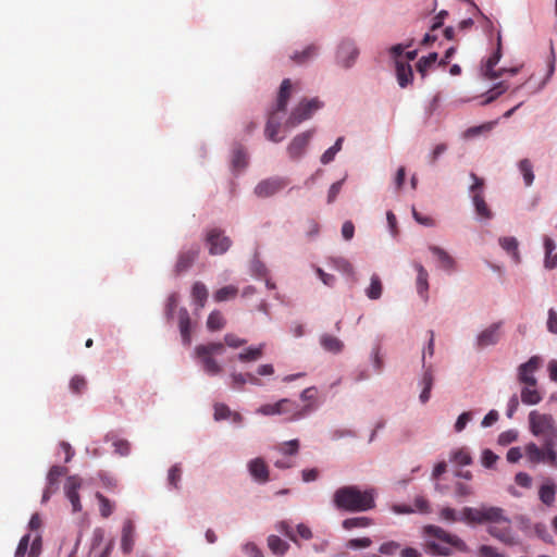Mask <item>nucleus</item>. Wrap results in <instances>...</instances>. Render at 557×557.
<instances>
[{
    "label": "nucleus",
    "instance_id": "obj_1",
    "mask_svg": "<svg viewBox=\"0 0 557 557\" xmlns=\"http://www.w3.org/2000/svg\"><path fill=\"white\" fill-rule=\"evenodd\" d=\"M530 432L542 442V447L529 443L524 447L525 456L532 463L557 465V423L549 413L532 410L528 417Z\"/></svg>",
    "mask_w": 557,
    "mask_h": 557
},
{
    "label": "nucleus",
    "instance_id": "obj_2",
    "mask_svg": "<svg viewBox=\"0 0 557 557\" xmlns=\"http://www.w3.org/2000/svg\"><path fill=\"white\" fill-rule=\"evenodd\" d=\"M337 509L361 512L375 507L374 490L361 491L357 485H346L337 488L333 495Z\"/></svg>",
    "mask_w": 557,
    "mask_h": 557
},
{
    "label": "nucleus",
    "instance_id": "obj_3",
    "mask_svg": "<svg viewBox=\"0 0 557 557\" xmlns=\"http://www.w3.org/2000/svg\"><path fill=\"white\" fill-rule=\"evenodd\" d=\"M424 534L430 537L425 541L424 549L431 555L449 556L454 550H467V545L462 540L440 527L426 525Z\"/></svg>",
    "mask_w": 557,
    "mask_h": 557
},
{
    "label": "nucleus",
    "instance_id": "obj_4",
    "mask_svg": "<svg viewBox=\"0 0 557 557\" xmlns=\"http://www.w3.org/2000/svg\"><path fill=\"white\" fill-rule=\"evenodd\" d=\"M315 409L314 404H307L300 407L296 401L284 398L275 404H265L257 409L263 416L289 414L288 420L295 421L304 418Z\"/></svg>",
    "mask_w": 557,
    "mask_h": 557
},
{
    "label": "nucleus",
    "instance_id": "obj_5",
    "mask_svg": "<svg viewBox=\"0 0 557 557\" xmlns=\"http://www.w3.org/2000/svg\"><path fill=\"white\" fill-rule=\"evenodd\" d=\"M225 350L223 343L211 342L195 347V357L199 360L203 371L211 375H218L222 372V367L213 358L215 355H222Z\"/></svg>",
    "mask_w": 557,
    "mask_h": 557
},
{
    "label": "nucleus",
    "instance_id": "obj_6",
    "mask_svg": "<svg viewBox=\"0 0 557 557\" xmlns=\"http://www.w3.org/2000/svg\"><path fill=\"white\" fill-rule=\"evenodd\" d=\"M322 107V103L317 99L301 100L290 112L285 122L287 128H293L310 119L312 114Z\"/></svg>",
    "mask_w": 557,
    "mask_h": 557
},
{
    "label": "nucleus",
    "instance_id": "obj_7",
    "mask_svg": "<svg viewBox=\"0 0 557 557\" xmlns=\"http://www.w3.org/2000/svg\"><path fill=\"white\" fill-rule=\"evenodd\" d=\"M466 516L469 520L476 523H490L493 525L502 521L506 516L499 507L481 506L479 508H468Z\"/></svg>",
    "mask_w": 557,
    "mask_h": 557
},
{
    "label": "nucleus",
    "instance_id": "obj_8",
    "mask_svg": "<svg viewBox=\"0 0 557 557\" xmlns=\"http://www.w3.org/2000/svg\"><path fill=\"white\" fill-rule=\"evenodd\" d=\"M288 184V177L272 176L260 181L256 185L253 193L258 198H269L283 190Z\"/></svg>",
    "mask_w": 557,
    "mask_h": 557
},
{
    "label": "nucleus",
    "instance_id": "obj_9",
    "mask_svg": "<svg viewBox=\"0 0 557 557\" xmlns=\"http://www.w3.org/2000/svg\"><path fill=\"white\" fill-rule=\"evenodd\" d=\"M206 243L209 247V253L212 256L225 253L232 245L230 237L224 235L220 228H211L206 234Z\"/></svg>",
    "mask_w": 557,
    "mask_h": 557
},
{
    "label": "nucleus",
    "instance_id": "obj_10",
    "mask_svg": "<svg viewBox=\"0 0 557 557\" xmlns=\"http://www.w3.org/2000/svg\"><path fill=\"white\" fill-rule=\"evenodd\" d=\"M359 55V49L356 44L350 39H344L341 41L336 52L337 63L345 67H351Z\"/></svg>",
    "mask_w": 557,
    "mask_h": 557
},
{
    "label": "nucleus",
    "instance_id": "obj_11",
    "mask_svg": "<svg viewBox=\"0 0 557 557\" xmlns=\"http://www.w3.org/2000/svg\"><path fill=\"white\" fill-rule=\"evenodd\" d=\"M312 135L313 131H306L293 138V140L287 146V154L292 160H298L305 154Z\"/></svg>",
    "mask_w": 557,
    "mask_h": 557
},
{
    "label": "nucleus",
    "instance_id": "obj_12",
    "mask_svg": "<svg viewBox=\"0 0 557 557\" xmlns=\"http://www.w3.org/2000/svg\"><path fill=\"white\" fill-rule=\"evenodd\" d=\"M541 358L537 356L531 357L527 362L518 368V380L525 385L535 386L536 379L533 373L540 368Z\"/></svg>",
    "mask_w": 557,
    "mask_h": 557
},
{
    "label": "nucleus",
    "instance_id": "obj_13",
    "mask_svg": "<svg viewBox=\"0 0 557 557\" xmlns=\"http://www.w3.org/2000/svg\"><path fill=\"white\" fill-rule=\"evenodd\" d=\"M487 531L493 537L505 544L512 545L516 542L512 535L511 521L507 517L502 521L490 525Z\"/></svg>",
    "mask_w": 557,
    "mask_h": 557
},
{
    "label": "nucleus",
    "instance_id": "obj_14",
    "mask_svg": "<svg viewBox=\"0 0 557 557\" xmlns=\"http://www.w3.org/2000/svg\"><path fill=\"white\" fill-rule=\"evenodd\" d=\"M200 252L199 245L195 244L187 249H183L177 257L175 263V272L176 274H181L186 272L196 261Z\"/></svg>",
    "mask_w": 557,
    "mask_h": 557
},
{
    "label": "nucleus",
    "instance_id": "obj_15",
    "mask_svg": "<svg viewBox=\"0 0 557 557\" xmlns=\"http://www.w3.org/2000/svg\"><path fill=\"white\" fill-rule=\"evenodd\" d=\"M81 486L82 480L77 475L69 476L64 485L65 496L70 500L74 512L82 510V504L78 494Z\"/></svg>",
    "mask_w": 557,
    "mask_h": 557
},
{
    "label": "nucleus",
    "instance_id": "obj_16",
    "mask_svg": "<svg viewBox=\"0 0 557 557\" xmlns=\"http://www.w3.org/2000/svg\"><path fill=\"white\" fill-rule=\"evenodd\" d=\"M502 58V36L497 37V49L496 51L486 60L485 65L483 66V75L490 79H496L503 75L504 72H507L506 69H502L499 71H494V66L499 62Z\"/></svg>",
    "mask_w": 557,
    "mask_h": 557
},
{
    "label": "nucleus",
    "instance_id": "obj_17",
    "mask_svg": "<svg viewBox=\"0 0 557 557\" xmlns=\"http://www.w3.org/2000/svg\"><path fill=\"white\" fill-rule=\"evenodd\" d=\"M280 113H284L283 111H276V109H272L269 112L268 121L264 128L265 137L273 141L280 143L282 141V137H278V132L281 128V116Z\"/></svg>",
    "mask_w": 557,
    "mask_h": 557
},
{
    "label": "nucleus",
    "instance_id": "obj_18",
    "mask_svg": "<svg viewBox=\"0 0 557 557\" xmlns=\"http://www.w3.org/2000/svg\"><path fill=\"white\" fill-rule=\"evenodd\" d=\"M499 327L500 324L494 323L484 331H482L476 338L478 347L484 348L491 345H495L500 337Z\"/></svg>",
    "mask_w": 557,
    "mask_h": 557
},
{
    "label": "nucleus",
    "instance_id": "obj_19",
    "mask_svg": "<svg viewBox=\"0 0 557 557\" xmlns=\"http://www.w3.org/2000/svg\"><path fill=\"white\" fill-rule=\"evenodd\" d=\"M178 327L183 344L188 346L191 343V321L186 308L178 311Z\"/></svg>",
    "mask_w": 557,
    "mask_h": 557
},
{
    "label": "nucleus",
    "instance_id": "obj_20",
    "mask_svg": "<svg viewBox=\"0 0 557 557\" xmlns=\"http://www.w3.org/2000/svg\"><path fill=\"white\" fill-rule=\"evenodd\" d=\"M250 474L260 483L269 480L268 466L262 458H255L248 463Z\"/></svg>",
    "mask_w": 557,
    "mask_h": 557
},
{
    "label": "nucleus",
    "instance_id": "obj_21",
    "mask_svg": "<svg viewBox=\"0 0 557 557\" xmlns=\"http://www.w3.org/2000/svg\"><path fill=\"white\" fill-rule=\"evenodd\" d=\"M135 544V525L131 520H126L122 529L121 548L125 554L132 552Z\"/></svg>",
    "mask_w": 557,
    "mask_h": 557
},
{
    "label": "nucleus",
    "instance_id": "obj_22",
    "mask_svg": "<svg viewBox=\"0 0 557 557\" xmlns=\"http://www.w3.org/2000/svg\"><path fill=\"white\" fill-rule=\"evenodd\" d=\"M290 94H292V82L289 78H285V79H283V82L281 84L277 99H276V102H275V106L273 109H276V111L285 112L288 100L290 98Z\"/></svg>",
    "mask_w": 557,
    "mask_h": 557
},
{
    "label": "nucleus",
    "instance_id": "obj_23",
    "mask_svg": "<svg viewBox=\"0 0 557 557\" xmlns=\"http://www.w3.org/2000/svg\"><path fill=\"white\" fill-rule=\"evenodd\" d=\"M396 77L401 88L407 87L413 78L412 69L409 63L396 62Z\"/></svg>",
    "mask_w": 557,
    "mask_h": 557
},
{
    "label": "nucleus",
    "instance_id": "obj_24",
    "mask_svg": "<svg viewBox=\"0 0 557 557\" xmlns=\"http://www.w3.org/2000/svg\"><path fill=\"white\" fill-rule=\"evenodd\" d=\"M320 345L325 351L332 354H339L344 349V343L331 334H322L320 336Z\"/></svg>",
    "mask_w": 557,
    "mask_h": 557
},
{
    "label": "nucleus",
    "instance_id": "obj_25",
    "mask_svg": "<svg viewBox=\"0 0 557 557\" xmlns=\"http://www.w3.org/2000/svg\"><path fill=\"white\" fill-rule=\"evenodd\" d=\"M557 486L552 480H547L539 490L541 502L547 506L555 503Z\"/></svg>",
    "mask_w": 557,
    "mask_h": 557
},
{
    "label": "nucleus",
    "instance_id": "obj_26",
    "mask_svg": "<svg viewBox=\"0 0 557 557\" xmlns=\"http://www.w3.org/2000/svg\"><path fill=\"white\" fill-rule=\"evenodd\" d=\"M430 251L437 258L442 269L447 271L454 270L455 260L447 251L437 246H430Z\"/></svg>",
    "mask_w": 557,
    "mask_h": 557
},
{
    "label": "nucleus",
    "instance_id": "obj_27",
    "mask_svg": "<svg viewBox=\"0 0 557 557\" xmlns=\"http://www.w3.org/2000/svg\"><path fill=\"white\" fill-rule=\"evenodd\" d=\"M208 289L202 282H196L191 288V297L199 308H203L208 299Z\"/></svg>",
    "mask_w": 557,
    "mask_h": 557
},
{
    "label": "nucleus",
    "instance_id": "obj_28",
    "mask_svg": "<svg viewBox=\"0 0 557 557\" xmlns=\"http://www.w3.org/2000/svg\"><path fill=\"white\" fill-rule=\"evenodd\" d=\"M542 395L535 386L525 385L521 391V401L525 405H536L541 403Z\"/></svg>",
    "mask_w": 557,
    "mask_h": 557
},
{
    "label": "nucleus",
    "instance_id": "obj_29",
    "mask_svg": "<svg viewBox=\"0 0 557 557\" xmlns=\"http://www.w3.org/2000/svg\"><path fill=\"white\" fill-rule=\"evenodd\" d=\"M472 200L478 215H480L483 219L492 218V211L490 210L481 193H475L474 195H472Z\"/></svg>",
    "mask_w": 557,
    "mask_h": 557
},
{
    "label": "nucleus",
    "instance_id": "obj_30",
    "mask_svg": "<svg viewBox=\"0 0 557 557\" xmlns=\"http://www.w3.org/2000/svg\"><path fill=\"white\" fill-rule=\"evenodd\" d=\"M319 47L315 45H310L305 48L301 52H295L292 55V60L297 64H304L314 58L318 54Z\"/></svg>",
    "mask_w": 557,
    "mask_h": 557
},
{
    "label": "nucleus",
    "instance_id": "obj_31",
    "mask_svg": "<svg viewBox=\"0 0 557 557\" xmlns=\"http://www.w3.org/2000/svg\"><path fill=\"white\" fill-rule=\"evenodd\" d=\"M268 546L270 550L277 556H283L289 548L288 543L276 535H270L268 537Z\"/></svg>",
    "mask_w": 557,
    "mask_h": 557
},
{
    "label": "nucleus",
    "instance_id": "obj_32",
    "mask_svg": "<svg viewBox=\"0 0 557 557\" xmlns=\"http://www.w3.org/2000/svg\"><path fill=\"white\" fill-rule=\"evenodd\" d=\"M500 247L511 255L516 262L520 261L518 240L515 237H502L499 238Z\"/></svg>",
    "mask_w": 557,
    "mask_h": 557
},
{
    "label": "nucleus",
    "instance_id": "obj_33",
    "mask_svg": "<svg viewBox=\"0 0 557 557\" xmlns=\"http://www.w3.org/2000/svg\"><path fill=\"white\" fill-rule=\"evenodd\" d=\"M416 270L418 273L417 274V289H418V293L422 297H424L425 293L428 292V288H429V283H428L429 274H428V271L421 264H416Z\"/></svg>",
    "mask_w": 557,
    "mask_h": 557
},
{
    "label": "nucleus",
    "instance_id": "obj_34",
    "mask_svg": "<svg viewBox=\"0 0 557 557\" xmlns=\"http://www.w3.org/2000/svg\"><path fill=\"white\" fill-rule=\"evenodd\" d=\"M264 344H260L258 347H250L238 355V359L242 362L257 361L263 355Z\"/></svg>",
    "mask_w": 557,
    "mask_h": 557
},
{
    "label": "nucleus",
    "instance_id": "obj_35",
    "mask_svg": "<svg viewBox=\"0 0 557 557\" xmlns=\"http://www.w3.org/2000/svg\"><path fill=\"white\" fill-rule=\"evenodd\" d=\"M224 326L225 319L223 314L218 310L212 311L207 319V327L211 332H215L222 330Z\"/></svg>",
    "mask_w": 557,
    "mask_h": 557
},
{
    "label": "nucleus",
    "instance_id": "obj_36",
    "mask_svg": "<svg viewBox=\"0 0 557 557\" xmlns=\"http://www.w3.org/2000/svg\"><path fill=\"white\" fill-rule=\"evenodd\" d=\"M383 285L377 274L371 276L370 286L366 289V294L370 299H379L382 295Z\"/></svg>",
    "mask_w": 557,
    "mask_h": 557
},
{
    "label": "nucleus",
    "instance_id": "obj_37",
    "mask_svg": "<svg viewBox=\"0 0 557 557\" xmlns=\"http://www.w3.org/2000/svg\"><path fill=\"white\" fill-rule=\"evenodd\" d=\"M372 524V520L368 517H354L345 519L342 523L345 530H352L357 528H368Z\"/></svg>",
    "mask_w": 557,
    "mask_h": 557
},
{
    "label": "nucleus",
    "instance_id": "obj_38",
    "mask_svg": "<svg viewBox=\"0 0 557 557\" xmlns=\"http://www.w3.org/2000/svg\"><path fill=\"white\" fill-rule=\"evenodd\" d=\"M238 294V288L233 285L224 286L218 289L213 297L216 302L226 301L228 299L235 298Z\"/></svg>",
    "mask_w": 557,
    "mask_h": 557
},
{
    "label": "nucleus",
    "instance_id": "obj_39",
    "mask_svg": "<svg viewBox=\"0 0 557 557\" xmlns=\"http://www.w3.org/2000/svg\"><path fill=\"white\" fill-rule=\"evenodd\" d=\"M437 53L432 52L428 57H422L417 63V71L424 77L428 70L437 61Z\"/></svg>",
    "mask_w": 557,
    "mask_h": 557
},
{
    "label": "nucleus",
    "instance_id": "obj_40",
    "mask_svg": "<svg viewBox=\"0 0 557 557\" xmlns=\"http://www.w3.org/2000/svg\"><path fill=\"white\" fill-rule=\"evenodd\" d=\"M96 498L99 502V510L103 518H108L112 515L114 510V504L110 502L106 496L101 493H96Z\"/></svg>",
    "mask_w": 557,
    "mask_h": 557
},
{
    "label": "nucleus",
    "instance_id": "obj_41",
    "mask_svg": "<svg viewBox=\"0 0 557 557\" xmlns=\"http://www.w3.org/2000/svg\"><path fill=\"white\" fill-rule=\"evenodd\" d=\"M519 169L523 175V180L527 186H531L534 181L533 166L528 159H523L519 163Z\"/></svg>",
    "mask_w": 557,
    "mask_h": 557
},
{
    "label": "nucleus",
    "instance_id": "obj_42",
    "mask_svg": "<svg viewBox=\"0 0 557 557\" xmlns=\"http://www.w3.org/2000/svg\"><path fill=\"white\" fill-rule=\"evenodd\" d=\"M66 469L61 466H52L48 472L47 481L50 486H57L59 479L64 475Z\"/></svg>",
    "mask_w": 557,
    "mask_h": 557
},
{
    "label": "nucleus",
    "instance_id": "obj_43",
    "mask_svg": "<svg viewBox=\"0 0 557 557\" xmlns=\"http://www.w3.org/2000/svg\"><path fill=\"white\" fill-rule=\"evenodd\" d=\"M453 461L460 466H468L471 463L472 458L469 451L465 448H460L453 454Z\"/></svg>",
    "mask_w": 557,
    "mask_h": 557
},
{
    "label": "nucleus",
    "instance_id": "obj_44",
    "mask_svg": "<svg viewBox=\"0 0 557 557\" xmlns=\"http://www.w3.org/2000/svg\"><path fill=\"white\" fill-rule=\"evenodd\" d=\"M87 382L84 376L75 375L70 382V388L74 394H81L86 389Z\"/></svg>",
    "mask_w": 557,
    "mask_h": 557
},
{
    "label": "nucleus",
    "instance_id": "obj_45",
    "mask_svg": "<svg viewBox=\"0 0 557 557\" xmlns=\"http://www.w3.org/2000/svg\"><path fill=\"white\" fill-rule=\"evenodd\" d=\"M232 412L233 411L224 404L214 405V419L216 421L230 419Z\"/></svg>",
    "mask_w": 557,
    "mask_h": 557
},
{
    "label": "nucleus",
    "instance_id": "obj_46",
    "mask_svg": "<svg viewBox=\"0 0 557 557\" xmlns=\"http://www.w3.org/2000/svg\"><path fill=\"white\" fill-rule=\"evenodd\" d=\"M114 451L120 456H127L131 450L129 443L123 438H114L112 443Z\"/></svg>",
    "mask_w": 557,
    "mask_h": 557
},
{
    "label": "nucleus",
    "instance_id": "obj_47",
    "mask_svg": "<svg viewBox=\"0 0 557 557\" xmlns=\"http://www.w3.org/2000/svg\"><path fill=\"white\" fill-rule=\"evenodd\" d=\"M298 449H299V442H298V440H292L289 442L283 443L278 447V450L283 455H290V456L296 455L298 453Z\"/></svg>",
    "mask_w": 557,
    "mask_h": 557
},
{
    "label": "nucleus",
    "instance_id": "obj_48",
    "mask_svg": "<svg viewBox=\"0 0 557 557\" xmlns=\"http://www.w3.org/2000/svg\"><path fill=\"white\" fill-rule=\"evenodd\" d=\"M497 460L498 456L491 449L486 448L482 451L481 462L485 468H493Z\"/></svg>",
    "mask_w": 557,
    "mask_h": 557
},
{
    "label": "nucleus",
    "instance_id": "obj_49",
    "mask_svg": "<svg viewBox=\"0 0 557 557\" xmlns=\"http://www.w3.org/2000/svg\"><path fill=\"white\" fill-rule=\"evenodd\" d=\"M181 476H182V469L180 468V466L175 465V466L171 467L169 470V475H168L169 484L171 486L177 488Z\"/></svg>",
    "mask_w": 557,
    "mask_h": 557
},
{
    "label": "nucleus",
    "instance_id": "obj_50",
    "mask_svg": "<svg viewBox=\"0 0 557 557\" xmlns=\"http://www.w3.org/2000/svg\"><path fill=\"white\" fill-rule=\"evenodd\" d=\"M400 549V544L395 542V541H389V542H385L383 543L380 548H379V552L383 555H388V556H393L395 555L398 550Z\"/></svg>",
    "mask_w": 557,
    "mask_h": 557
},
{
    "label": "nucleus",
    "instance_id": "obj_51",
    "mask_svg": "<svg viewBox=\"0 0 557 557\" xmlns=\"http://www.w3.org/2000/svg\"><path fill=\"white\" fill-rule=\"evenodd\" d=\"M42 547V540L40 534H36L33 539L27 557H39Z\"/></svg>",
    "mask_w": 557,
    "mask_h": 557
},
{
    "label": "nucleus",
    "instance_id": "obj_52",
    "mask_svg": "<svg viewBox=\"0 0 557 557\" xmlns=\"http://www.w3.org/2000/svg\"><path fill=\"white\" fill-rule=\"evenodd\" d=\"M277 531L287 536L294 543H297V535L294 533L293 528L286 521H281L276 524Z\"/></svg>",
    "mask_w": 557,
    "mask_h": 557
},
{
    "label": "nucleus",
    "instance_id": "obj_53",
    "mask_svg": "<svg viewBox=\"0 0 557 557\" xmlns=\"http://www.w3.org/2000/svg\"><path fill=\"white\" fill-rule=\"evenodd\" d=\"M344 182H345V177L331 185L329 193H327V203H333L335 201L337 195L342 190Z\"/></svg>",
    "mask_w": 557,
    "mask_h": 557
},
{
    "label": "nucleus",
    "instance_id": "obj_54",
    "mask_svg": "<svg viewBox=\"0 0 557 557\" xmlns=\"http://www.w3.org/2000/svg\"><path fill=\"white\" fill-rule=\"evenodd\" d=\"M247 164L246 153L242 149H237L233 154V165L236 169H244Z\"/></svg>",
    "mask_w": 557,
    "mask_h": 557
},
{
    "label": "nucleus",
    "instance_id": "obj_55",
    "mask_svg": "<svg viewBox=\"0 0 557 557\" xmlns=\"http://www.w3.org/2000/svg\"><path fill=\"white\" fill-rule=\"evenodd\" d=\"M29 542H30V535L29 534L24 535L18 542V545H17L14 556L15 557H24L27 553Z\"/></svg>",
    "mask_w": 557,
    "mask_h": 557
},
{
    "label": "nucleus",
    "instance_id": "obj_56",
    "mask_svg": "<svg viewBox=\"0 0 557 557\" xmlns=\"http://www.w3.org/2000/svg\"><path fill=\"white\" fill-rule=\"evenodd\" d=\"M334 264H335L336 269H338L339 271H342L348 275L354 274V267L348 260H346L344 258H338V259L334 260Z\"/></svg>",
    "mask_w": 557,
    "mask_h": 557
},
{
    "label": "nucleus",
    "instance_id": "obj_57",
    "mask_svg": "<svg viewBox=\"0 0 557 557\" xmlns=\"http://www.w3.org/2000/svg\"><path fill=\"white\" fill-rule=\"evenodd\" d=\"M517 437H518L517 431L509 430V431H506V432H503L499 434L498 443L500 445H508V444L515 442L517 440Z\"/></svg>",
    "mask_w": 557,
    "mask_h": 557
},
{
    "label": "nucleus",
    "instance_id": "obj_58",
    "mask_svg": "<svg viewBox=\"0 0 557 557\" xmlns=\"http://www.w3.org/2000/svg\"><path fill=\"white\" fill-rule=\"evenodd\" d=\"M471 419H472V414H471V412H470V411L462 412V413L458 417V419H457V421H456V423H455V431H456V432H461V431L466 428L467 423H468Z\"/></svg>",
    "mask_w": 557,
    "mask_h": 557
},
{
    "label": "nucleus",
    "instance_id": "obj_59",
    "mask_svg": "<svg viewBox=\"0 0 557 557\" xmlns=\"http://www.w3.org/2000/svg\"><path fill=\"white\" fill-rule=\"evenodd\" d=\"M371 540L369 537L361 539H351L347 543V547L349 548H366L371 545Z\"/></svg>",
    "mask_w": 557,
    "mask_h": 557
},
{
    "label": "nucleus",
    "instance_id": "obj_60",
    "mask_svg": "<svg viewBox=\"0 0 557 557\" xmlns=\"http://www.w3.org/2000/svg\"><path fill=\"white\" fill-rule=\"evenodd\" d=\"M224 342L227 346L237 348L246 344V339L239 338L234 334H226L224 336Z\"/></svg>",
    "mask_w": 557,
    "mask_h": 557
},
{
    "label": "nucleus",
    "instance_id": "obj_61",
    "mask_svg": "<svg viewBox=\"0 0 557 557\" xmlns=\"http://www.w3.org/2000/svg\"><path fill=\"white\" fill-rule=\"evenodd\" d=\"M479 554L481 557H505V555L488 545H482L479 549Z\"/></svg>",
    "mask_w": 557,
    "mask_h": 557
},
{
    "label": "nucleus",
    "instance_id": "obj_62",
    "mask_svg": "<svg viewBox=\"0 0 557 557\" xmlns=\"http://www.w3.org/2000/svg\"><path fill=\"white\" fill-rule=\"evenodd\" d=\"M515 482L521 487H530L532 484L531 476L525 472H518L515 476Z\"/></svg>",
    "mask_w": 557,
    "mask_h": 557
},
{
    "label": "nucleus",
    "instance_id": "obj_63",
    "mask_svg": "<svg viewBox=\"0 0 557 557\" xmlns=\"http://www.w3.org/2000/svg\"><path fill=\"white\" fill-rule=\"evenodd\" d=\"M231 379L232 387L236 389H242L243 386L247 383L246 373H233Z\"/></svg>",
    "mask_w": 557,
    "mask_h": 557
},
{
    "label": "nucleus",
    "instance_id": "obj_64",
    "mask_svg": "<svg viewBox=\"0 0 557 557\" xmlns=\"http://www.w3.org/2000/svg\"><path fill=\"white\" fill-rule=\"evenodd\" d=\"M547 329L549 332L557 334V313L554 309L548 311Z\"/></svg>",
    "mask_w": 557,
    "mask_h": 557
}]
</instances>
